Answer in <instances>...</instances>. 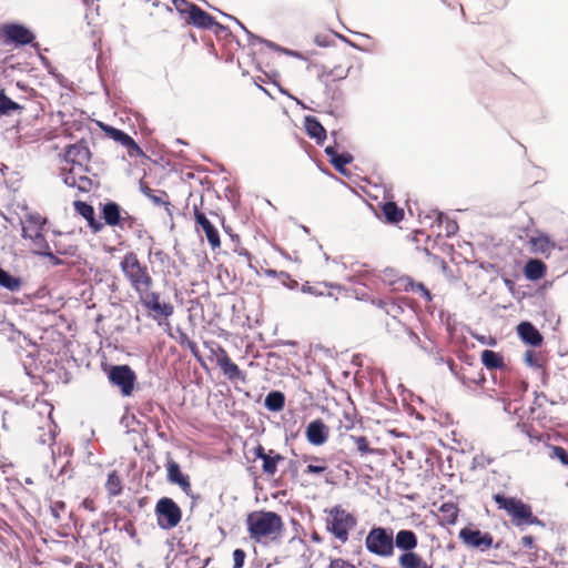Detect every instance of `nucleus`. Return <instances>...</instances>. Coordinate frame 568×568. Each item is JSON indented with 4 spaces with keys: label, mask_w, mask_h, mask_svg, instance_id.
<instances>
[{
    "label": "nucleus",
    "mask_w": 568,
    "mask_h": 568,
    "mask_svg": "<svg viewBox=\"0 0 568 568\" xmlns=\"http://www.w3.org/2000/svg\"><path fill=\"white\" fill-rule=\"evenodd\" d=\"M250 538L262 545L278 542L285 531L283 518L275 511L254 510L245 519Z\"/></svg>",
    "instance_id": "obj_1"
},
{
    "label": "nucleus",
    "mask_w": 568,
    "mask_h": 568,
    "mask_svg": "<svg viewBox=\"0 0 568 568\" xmlns=\"http://www.w3.org/2000/svg\"><path fill=\"white\" fill-rule=\"evenodd\" d=\"M120 270L138 296L153 287V277L135 252L130 251L123 255L120 261Z\"/></svg>",
    "instance_id": "obj_2"
},
{
    "label": "nucleus",
    "mask_w": 568,
    "mask_h": 568,
    "mask_svg": "<svg viewBox=\"0 0 568 568\" xmlns=\"http://www.w3.org/2000/svg\"><path fill=\"white\" fill-rule=\"evenodd\" d=\"M493 499L497 508L504 510L516 527L542 525V521L534 515L531 506L524 503L520 498L494 494Z\"/></svg>",
    "instance_id": "obj_3"
},
{
    "label": "nucleus",
    "mask_w": 568,
    "mask_h": 568,
    "mask_svg": "<svg viewBox=\"0 0 568 568\" xmlns=\"http://www.w3.org/2000/svg\"><path fill=\"white\" fill-rule=\"evenodd\" d=\"M45 223L47 220L40 214L26 215L21 221L22 237L34 254L52 257L51 247L44 235Z\"/></svg>",
    "instance_id": "obj_4"
},
{
    "label": "nucleus",
    "mask_w": 568,
    "mask_h": 568,
    "mask_svg": "<svg viewBox=\"0 0 568 568\" xmlns=\"http://www.w3.org/2000/svg\"><path fill=\"white\" fill-rule=\"evenodd\" d=\"M356 524V517L346 511L341 505H336L328 510L326 528L342 544L348 540L349 531Z\"/></svg>",
    "instance_id": "obj_5"
},
{
    "label": "nucleus",
    "mask_w": 568,
    "mask_h": 568,
    "mask_svg": "<svg viewBox=\"0 0 568 568\" xmlns=\"http://www.w3.org/2000/svg\"><path fill=\"white\" fill-rule=\"evenodd\" d=\"M139 302L148 311L150 317L158 323V325H169V318L174 314V306L170 302L161 301V293L149 290L140 294Z\"/></svg>",
    "instance_id": "obj_6"
},
{
    "label": "nucleus",
    "mask_w": 568,
    "mask_h": 568,
    "mask_svg": "<svg viewBox=\"0 0 568 568\" xmlns=\"http://www.w3.org/2000/svg\"><path fill=\"white\" fill-rule=\"evenodd\" d=\"M366 549L379 557H392L394 555V534L393 529L384 527H373L365 538Z\"/></svg>",
    "instance_id": "obj_7"
},
{
    "label": "nucleus",
    "mask_w": 568,
    "mask_h": 568,
    "mask_svg": "<svg viewBox=\"0 0 568 568\" xmlns=\"http://www.w3.org/2000/svg\"><path fill=\"white\" fill-rule=\"evenodd\" d=\"M102 217L104 223L112 227H120L121 230H136L143 227V224L138 217L129 214L116 202H106L101 207Z\"/></svg>",
    "instance_id": "obj_8"
},
{
    "label": "nucleus",
    "mask_w": 568,
    "mask_h": 568,
    "mask_svg": "<svg viewBox=\"0 0 568 568\" xmlns=\"http://www.w3.org/2000/svg\"><path fill=\"white\" fill-rule=\"evenodd\" d=\"M154 511L158 525L162 529H172L181 523L182 510L172 498H160L155 505Z\"/></svg>",
    "instance_id": "obj_9"
},
{
    "label": "nucleus",
    "mask_w": 568,
    "mask_h": 568,
    "mask_svg": "<svg viewBox=\"0 0 568 568\" xmlns=\"http://www.w3.org/2000/svg\"><path fill=\"white\" fill-rule=\"evenodd\" d=\"M89 166H73V165H62L61 166V175L63 178V182L73 189H77L81 192H90L92 190V180L88 176Z\"/></svg>",
    "instance_id": "obj_10"
},
{
    "label": "nucleus",
    "mask_w": 568,
    "mask_h": 568,
    "mask_svg": "<svg viewBox=\"0 0 568 568\" xmlns=\"http://www.w3.org/2000/svg\"><path fill=\"white\" fill-rule=\"evenodd\" d=\"M458 538L466 547L480 551H487L494 546L493 535L475 528L474 525H468L460 529Z\"/></svg>",
    "instance_id": "obj_11"
},
{
    "label": "nucleus",
    "mask_w": 568,
    "mask_h": 568,
    "mask_svg": "<svg viewBox=\"0 0 568 568\" xmlns=\"http://www.w3.org/2000/svg\"><path fill=\"white\" fill-rule=\"evenodd\" d=\"M0 34L6 44L22 47L33 43L36 36L26 26L20 23H6L0 28Z\"/></svg>",
    "instance_id": "obj_12"
},
{
    "label": "nucleus",
    "mask_w": 568,
    "mask_h": 568,
    "mask_svg": "<svg viewBox=\"0 0 568 568\" xmlns=\"http://www.w3.org/2000/svg\"><path fill=\"white\" fill-rule=\"evenodd\" d=\"M108 377L111 384L120 388L123 396L132 395L136 375L129 365L111 366Z\"/></svg>",
    "instance_id": "obj_13"
},
{
    "label": "nucleus",
    "mask_w": 568,
    "mask_h": 568,
    "mask_svg": "<svg viewBox=\"0 0 568 568\" xmlns=\"http://www.w3.org/2000/svg\"><path fill=\"white\" fill-rule=\"evenodd\" d=\"M353 68L352 58L349 55H342L338 58L337 62L329 65H322L321 71L317 74V78L321 82L328 84L329 82H335L345 79L348 75V72Z\"/></svg>",
    "instance_id": "obj_14"
},
{
    "label": "nucleus",
    "mask_w": 568,
    "mask_h": 568,
    "mask_svg": "<svg viewBox=\"0 0 568 568\" xmlns=\"http://www.w3.org/2000/svg\"><path fill=\"white\" fill-rule=\"evenodd\" d=\"M301 291L314 296L333 297L335 301L348 297V292L346 288L338 284H331L326 282H306L302 285Z\"/></svg>",
    "instance_id": "obj_15"
},
{
    "label": "nucleus",
    "mask_w": 568,
    "mask_h": 568,
    "mask_svg": "<svg viewBox=\"0 0 568 568\" xmlns=\"http://www.w3.org/2000/svg\"><path fill=\"white\" fill-rule=\"evenodd\" d=\"M90 161L91 152L84 140H80L74 144L65 146L63 153V165L89 166Z\"/></svg>",
    "instance_id": "obj_16"
},
{
    "label": "nucleus",
    "mask_w": 568,
    "mask_h": 568,
    "mask_svg": "<svg viewBox=\"0 0 568 568\" xmlns=\"http://www.w3.org/2000/svg\"><path fill=\"white\" fill-rule=\"evenodd\" d=\"M254 456L262 460V471L267 478H273L277 473V466L285 457L274 449L266 450L262 444L253 449Z\"/></svg>",
    "instance_id": "obj_17"
},
{
    "label": "nucleus",
    "mask_w": 568,
    "mask_h": 568,
    "mask_svg": "<svg viewBox=\"0 0 568 568\" xmlns=\"http://www.w3.org/2000/svg\"><path fill=\"white\" fill-rule=\"evenodd\" d=\"M99 128L105 133L106 136L120 143L121 145L128 149V153L130 156H141L143 155L142 149L138 145V143L125 132L115 129L109 124L103 122H98Z\"/></svg>",
    "instance_id": "obj_18"
},
{
    "label": "nucleus",
    "mask_w": 568,
    "mask_h": 568,
    "mask_svg": "<svg viewBox=\"0 0 568 568\" xmlns=\"http://www.w3.org/2000/svg\"><path fill=\"white\" fill-rule=\"evenodd\" d=\"M194 221L196 231L201 229L206 236V240L213 251L221 247V239L217 229L207 219L204 212H202L196 205L193 209Z\"/></svg>",
    "instance_id": "obj_19"
},
{
    "label": "nucleus",
    "mask_w": 568,
    "mask_h": 568,
    "mask_svg": "<svg viewBox=\"0 0 568 568\" xmlns=\"http://www.w3.org/2000/svg\"><path fill=\"white\" fill-rule=\"evenodd\" d=\"M187 7V23L201 29H212L220 26L214 17L201 9L199 6L185 0H181Z\"/></svg>",
    "instance_id": "obj_20"
},
{
    "label": "nucleus",
    "mask_w": 568,
    "mask_h": 568,
    "mask_svg": "<svg viewBox=\"0 0 568 568\" xmlns=\"http://www.w3.org/2000/svg\"><path fill=\"white\" fill-rule=\"evenodd\" d=\"M165 468L168 481L178 485L183 493L190 495L192 490L190 477L182 473L180 465L170 456H168Z\"/></svg>",
    "instance_id": "obj_21"
},
{
    "label": "nucleus",
    "mask_w": 568,
    "mask_h": 568,
    "mask_svg": "<svg viewBox=\"0 0 568 568\" xmlns=\"http://www.w3.org/2000/svg\"><path fill=\"white\" fill-rule=\"evenodd\" d=\"M305 436L311 445L322 446L327 442L329 432L322 419H315L306 426Z\"/></svg>",
    "instance_id": "obj_22"
},
{
    "label": "nucleus",
    "mask_w": 568,
    "mask_h": 568,
    "mask_svg": "<svg viewBox=\"0 0 568 568\" xmlns=\"http://www.w3.org/2000/svg\"><path fill=\"white\" fill-rule=\"evenodd\" d=\"M74 209L78 214L87 220L88 225L93 233L102 231L104 224L95 219L94 209L92 205L88 204L87 202L75 201Z\"/></svg>",
    "instance_id": "obj_23"
},
{
    "label": "nucleus",
    "mask_w": 568,
    "mask_h": 568,
    "mask_svg": "<svg viewBox=\"0 0 568 568\" xmlns=\"http://www.w3.org/2000/svg\"><path fill=\"white\" fill-rule=\"evenodd\" d=\"M399 568H433L419 554L414 550L400 552L397 558Z\"/></svg>",
    "instance_id": "obj_24"
},
{
    "label": "nucleus",
    "mask_w": 568,
    "mask_h": 568,
    "mask_svg": "<svg viewBox=\"0 0 568 568\" xmlns=\"http://www.w3.org/2000/svg\"><path fill=\"white\" fill-rule=\"evenodd\" d=\"M519 337L531 346H540L542 344V336L539 331L529 322H521L517 326Z\"/></svg>",
    "instance_id": "obj_25"
},
{
    "label": "nucleus",
    "mask_w": 568,
    "mask_h": 568,
    "mask_svg": "<svg viewBox=\"0 0 568 568\" xmlns=\"http://www.w3.org/2000/svg\"><path fill=\"white\" fill-rule=\"evenodd\" d=\"M417 545L418 538L413 530L402 529L394 537V547L396 546L402 552L415 550Z\"/></svg>",
    "instance_id": "obj_26"
},
{
    "label": "nucleus",
    "mask_w": 568,
    "mask_h": 568,
    "mask_svg": "<svg viewBox=\"0 0 568 568\" xmlns=\"http://www.w3.org/2000/svg\"><path fill=\"white\" fill-rule=\"evenodd\" d=\"M304 128L307 135L314 139L317 144H323L326 139V130L321 122L313 115H307L304 119Z\"/></svg>",
    "instance_id": "obj_27"
},
{
    "label": "nucleus",
    "mask_w": 568,
    "mask_h": 568,
    "mask_svg": "<svg viewBox=\"0 0 568 568\" xmlns=\"http://www.w3.org/2000/svg\"><path fill=\"white\" fill-rule=\"evenodd\" d=\"M523 273L529 281H538L546 276L547 265L538 258H530L526 262Z\"/></svg>",
    "instance_id": "obj_28"
},
{
    "label": "nucleus",
    "mask_w": 568,
    "mask_h": 568,
    "mask_svg": "<svg viewBox=\"0 0 568 568\" xmlns=\"http://www.w3.org/2000/svg\"><path fill=\"white\" fill-rule=\"evenodd\" d=\"M372 304L393 318H397L404 312L402 305L390 297L373 298Z\"/></svg>",
    "instance_id": "obj_29"
},
{
    "label": "nucleus",
    "mask_w": 568,
    "mask_h": 568,
    "mask_svg": "<svg viewBox=\"0 0 568 568\" xmlns=\"http://www.w3.org/2000/svg\"><path fill=\"white\" fill-rule=\"evenodd\" d=\"M222 374L232 383L241 382L245 384L247 382L246 373L243 372L232 358L226 361L222 366L219 367Z\"/></svg>",
    "instance_id": "obj_30"
},
{
    "label": "nucleus",
    "mask_w": 568,
    "mask_h": 568,
    "mask_svg": "<svg viewBox=\"0 0 568 568\" xmlns=\"http://www.w3.org/2000/svg\"><path fill=\"white\" fill-rule=\"evenodd\" d=\"M381 211L385 216V221L390 224H396L403 221L405 212L395 202L387 201L379 205Z\"/></svg>",
    "instance_id": "obj_31"
},
{
    "label": "nucleus",
    "mask_w": 568,
    "mask_h": 568,
    "mask_svg": "<svg viewBox=\"0 0 568 568\" xmlns=\"http://www.w3.org/2000/svg\"><path fill=\"white\" fill-rule=\"evenodd\" d=\"M439 523L442 525H454L456 524L459 516V508L457 504L453 501L444 503L439 509Z\"/></svg>",
    "instance_id": "obj_32"
},
{
    "label": "nucleus",
    "mask_w": 568,
    "mask_h": 568,
    "mask_svg": "<svg viewBox=\"0 0 568 568\" xmlns=\"http://www.w3.org/2000/svg\"><path fill=\"white\" fill-rule=\"evenodd\" d=\"M483 365L487 369H501L505 367L503 355L491 349H484L480 355Z\"/></svg>",
    "instance_id": "obj_33"
},
{
    "label": "nucleus",
    "mask_w": 568,
    "mask_h": 568,
    "mask_svg": "<svg viewBox=\"0 0 568 568\" xmlns=\"http://www.w3.org/2000/svg\"><path fill=\"white\" fill-rule=\"evenodd\" d=\"M104 486L111 498L118 497L123 493V480L118 470L109 473Z\"/></svg>",
    "instance_id": "obj_34"
},
{
    "label": "nucleus",
    "mask_w": 568,
    "mask_h": 568,
    "mask_svg": "<svg viewBox=\"0 0 568 568\" xmlns=\"http://www.w3.org/2000/svg\"><path fill=\"white\" fill-rule=\"evenodd\" d=\"M140 190L146 197H149L152 201L153 204L158 206L170 205L169 195L165 191L160 190L155 192L144 182L140 183Z\"/></svg>",
    "instance_id": "obj_35"
},
{
    "label": "nucleus",
    "mask_w": 568,
    "mask_h": 568,
    "mask_svg": "<svg viewBox=\"0 0 568 568\" xmlns=\"http://www.w3.org/2000/svg\"><path fill=\"white\" fill-rule=\"evenodd\" d=\"M211 558L202 559L197 555L185 556L178 559L176 568H206Z\"/></svg>",
    "instance_id": "obj_36"
},
{
    "label": "nucleus",
    "mask_w": 568,
    "mask_h": 568,
    "mask_svg": "<svg viewBox=\"0 0 568 568\" xmlns=\"http://www.w3.org/2000/svg\"><path fill=\"white\" fill-rule=\"evenodd\" d=\"M0 286L10 292H18L22 286V280L0 267Z\"/></svg>",
    "instance_id": "obj_37"
},
{
    "label": "nucleus",
    "mask_w": 568,
    "mask_h": 568,
    "mask_svg": "<svg viewBox=\"0 0 568 568\" xmlns=\"http://www.w3.org/2000/svg\"><path fill=\"white\" fill-rule=\"evenodd\" d=\"M529 244H530V248L534 253H541V254L549 253L555 247V243H552L545 235L531 237L529 241Z\"/></svg>",
    "instance_id": "obj_38"
},
{
    "label": "nucleus",
    "mask_w": 568,
    "mask_h": 568,
    "mask_svg": "<svg viewBox=\"0 0 568 568\" xmlns=\"http://www.w3.org/2000/svg\"><path fill=\"white\" fill-rule=\"evenodd\" d=\"M264 404L272 412L282 410L285 405V396L278 390L271 392L266 395Z\"/></svg>",
    "instance_id": "obj_39"
},
{
    "label": "nucleus",
    "mask_w": 568,
    "mask_h": 568,
    "mask_svg": "<svg viewBox=\"0 0 568 568\" xmlns=\"http://www.w3.org/2000/svg\"><path fill=\"white\" fill-rule=\"evenodd\" d=\"M460 379L467 387H471L473 385L483 387L486 383V377L481 368L477 369V372L471 375L463 374Z\"/></svg>",
    "instance_id": "obj_40"
},
{
    "label": "nucleus",
    "mask_w": 568,
    "mask_h": 568,
    "mask_svg": "<svg viewBox=\"0 0 568 568\" xmlns=\"http://www.w3.org/2000/svg\"><path fill=\"white\" fill-rule=\"evenodd\" d=\"M22 106L9 99L3 90H0V114H9L11 111L21 110Z\"/></svg>",
    "instance_id": "obj_41"
},
{
    "label": "nucleus",
    "mask_w": 568,
    "mask_h": 568,
    "mask_svg": "<svg viewBox=\"0 0 568 568\" xmlns=\"http://www.w3.org/2000/svg\"><path fill=\"white\" fill-rule=\"evenodd\" d=\"M210 352L219 367L231 358L226 349L220 344H214V346L210 347Z\"/></svg>",
    "instance_id": "obj_42"
},
{
    "label": "nucleus",
    "mask_w": 568,
    "mask_h": 568,
    "mask_svg": "<svg viewBox=\"0 0 568 568\" xmlns=\"http://www.w3.org/2000/svg\"><path fill=\"white\" fill-rule=\"evenodd\" d=\"M550 458L558 459L564 466L568 467V452L561 446H550Z\"/></svg>",
    "instance_id": "obj_43"
},
{
    "label": "nucleus",
    "mask_w": 568,
    "mask_h": 568,
    "mask_svg": "<svg viewBox=\"0 0 568 568\" xmlns=\"http://www.w3.org/2000/svg\"><path fill=\"white\" fill-rule=\"evenodd\" d=\"M357 422L358 420L354 414L344 412L343 419L339 420L338 429L345 432L351 430L355 427Z\"/></svg>",
    "instance_id": "obj_44"
},
{
    "label": "nucleus",
    "mask_w": 568,
    "mask_h": 568,
    "mask_svg": "<svg viewBox=\"0 0 568 568\" xmlns=\"http://www.w3.org/2000/svg\"><path fill=\"white\" fill-rule=\"evenodd\" d=\"M353 442L355 443L357 450L362 455L372 454L374 450L369 447V443L365 436H352Z\"/></svg>",
    "instance_id": "obj_45"
},
{
    "label": "nucleus",
    "mask_w": 568,
    "mask_h": 568,
    "mask_svg": "<svg viewBox=\"0 0 568 568\" xmlns=\"http://www.w3.org/2000/svg\"><path fill=\"white\" fill-rule=\"evenodd\" d=\"M303 473L305 475L324 476L331 473L328 465H306Z\"/></svg>",
    "instance_id": "obj_46"
},
{
    "label": "nucleus",
    "mask_w": 568,
    "mask_h": 568,
    "mask_svg": "<svg viewBox=\"0 0 568 568\" xmlns=\"http://www.w3.org/2000/svg\"><path fill=\"white\" fill-rule=\"evenodd\" d=\"M352 160L353 158L349 154H338L336 158L332 159V164L338 172H343L344 166L348 164Z\"/></svg>",
    "instance_id": "obj_47"
},
{
    "label": "nucleus",
    "mask_w": 568,
    "mask_h": 568,
    "mask_svg": "<svg viewBox=\"0 0 568 568\" xmlns=\"http://www.w3.org/2000/svg\"><path fill=\"white\" fill-rule=\"evenodd\" d=\"M301 460L306 465H328L327 458L317 455L303 454Z\"/></svg>",
    "instance_id": "obj_48"
},
{
    "label": "nucleus",
    "mask_w": 568,
    "mask_h": 568,
    "mask_svg": "<svg viewBox=\"0 0 568 568\" xmlns=\"http://www.w3.org/2000/svg\"><path fill=\"white\" fill-rule=\"evenodd\" d=\"M152 255L162 265H168L171 261L170 255L166 252H164L163 250H155V251L150 250L149 256H152Z\"/></svg>",
    "instance_id": "obj_49"
},
{
    "label": "nucleus",
    "mask_w": 568,
    "mask_h": 568,
    "mask_svg": "<svg viewBox=\"0 0 568 568\" xmlns=\"http://www.w3.org/2000/svg\"><path fill=\"white\" fill-rule=\"evenodd\" d=\"M246 558V554L243 549H235L233 551V567L232 568H243L244 561Z\"/></svg>",
    "instance_id": "obj_50"
},
{
    "label": "nucleus",
    "mask_w": 568,
    "mask_h": 568,
    "mask_svg": "<svg viewBox=\"0 0 568 568\" xmlns=\"http://www.w3.org/2000/svg\"><path fill=\"white\" fill-rule=\"evenodd\" d=\"M186 347L190 349L191 354L195 357V359L201 364L202 367L206 368V364L200 353V349L194 341L190 342Z\"/></svg>",
    "instance_id": "obj_51"
},
{
    "label": "nucleus",
    "mask_w": 568,
    "mask_h": 568,
    "mask_svg": "<svg viewBox=\"0 0 568 568\" xmlns=\"http://www.w3.org/2000/svg\"><path fill=\"white\" fill-rule=\"evenodd\" d=\"M328 568H357L354 564L343 558L331 559Z\"/></svg>",
    "instance_id": "obj_52"
},
{
    "label": "nucleus",
    "mask_w": 568,
    "mask_h": 568,
    "mask_svg": "<svg viewBox=\"0 0 568 568\" xmlns=\"http://www.w3.org/2000/svg\"><path fill=\"white\" fill-rule=\"evenodd\" d=\"M65 503L62 500H57L50 506L51 513L57 519L60 518L61 513L65 511Z\"/></svg>",
    "instance_id": "obj_53"
},
{
    "label": "nucleus",
    "mask_w": 568,
    "mask_h": 568,
    "mask_svg": "<svg viewBox=\"0 0 568 568\" xmlns=\"http://www.w3.org/2000/svg\"><path fill=\"white\" fill-rule=\"evenodd\" d=\"M520 545L524 547V548H528L530 550H536V548H538L536 545H535V538L531 536V535H526L524 537H521L520 539Z\"/></svg>",
    "instance_id": "obj_54"
},
{
    "label": "nucleus",
    "mask_w": 568,
    "mask_h": 568,
    "mask_svg": "<svg viewBox=\"0 0 568 568\" xmlns=\"http://www.w3.org/2000/svg\"><path fill=\"white\" fill-rule=\"evenodd\" d=\"M414 292H419L422 296L425 297L426 301H430L432 300V295H430V292L428 291V288L419 283L416 285V287L413 288Z\"/></svg>",
    "instance_id": "obj_55"
},
{
    "label": "nucleus",
    "mask_w": 568,
    "mask_h": 568,
    "mask_svg": "<svg viewBox=\"0 0 568 568\" xmlns=\"http://www.w3.org/2000/svg\"><path fill=\"white\" fill-rule=\"evenodd\" d=\"M81 507L91 513H94L97 510L95 501L92 498L83 499Z\"/></svg>",
    "instance_id": "obj_56"
},
{
    "label": "nucleus",
    "mask_w": 568,
    "mask_h": 568,
    "mask_svg": "<svg viewBox=\"0 0 568 568\" xmlns=\"http://www.w3.org/2000/svg\"><path fill=\"white\" fill-rule=\"evenodd\" d=\"M538 551H539V548H536V550L530 551V552L527 554V556H528L527 562L528 564L534 565V564L537 562V560H538Z\"/></svg>",
    "instance_id": "obj_57"
},
{
    "label": "nucleus",
    "mask_w": 568,
    "mask_h": 568,
    "mask_svg": "<svg viewBox=\"0 0 568 568\" xmlns=\"http://www.w3.org/2000/svg\"><path fill=\"white\" fill-rule=\"evenodd\" d=\"M190 342H192V339L187 336L186 333H180V336H179V344L181 346H186Z\"/></svg>",
    "instance_id": "obj_58"
},
{
    "label": "nucleus",
    "mask_w": 568,
    "mask_h": 568,
    "mask_svg": "<svg viewBox=\"0 0 568 568\" xmlns=\"http://www.w3.org/2000/svg\"><path fill=\"white\" fill-rule=\"evenodd\" d=\"M124 529L125 531H128L130 534L131 537H134L136 531H135V528H134V525L133 523L131 521H128L125 525H124Z\"/></svg>",
    "instance_id": "obj_59"
},
{
    "label": "nucleus",
    "mask_w": 568,
    "mask_h": 568,
    "mask_svg": "<svg viewBox=\"0 0 568 568\" xmlns=\"http://www.w3.org/2000/svg\"><path fill=\"white\" fill-rule=\"evenodd\" d=\"M325 153L327 154V156H329L331 161H332L333 158H336L338 155V153L336 152L334 146H326L325 148Z\"/></svg>",
    "instance_id": "obj_60"
},
{
    "label": "nucleus",
    "mask_w": 568,
    "mask_h": 568,
    "mask_svg": "<svg viewBox=\"0 0 568 568\" xmlns=\"http://www.w3.org/2000/svg\"><path fill=\"white\" fill-rule=\"evenodd\" d=\"M525 357H526V361L529 364H534L535 363V352L534 351H527L526 354H525Z\"/></svg>",
    "instance_id": "obj_61"
},
{
    "label": "nucleus",
    "mask_w": 568,
    "mask_h": 568,
    "mask_svg": "<svg viewBox=\"0 0 568 568\" xmlns=\"http://www.w3.org/2000/svg\"><path fill=\"white\" fill-rule=\"evenodd\" d=\"M266 568H290V567L283 562L275 561V562L268 564L266 566Z\"/></svg>",
    "instance_id": "obj_62"
},
{
    "label": "nucleus",
    "mask_w": 568,
    "mask_h": 568,
    "mask_svg": "<svg viewBox=\"0 0 568 568\" xmlns=\"http://www.w3.org/2000/svg\"><path fill=\"white\" fill-rule=\"evenodd\" d=\"M284 275L290 280L288 283L286 284L290 288H295L298 285L297 281L292 280L288 274Z\"/></svg>",
    "instance_id": "obj_63"
},
{
    "label": "nucleus",
    "mask_w": 568,
    "mask_h": 568,
    "mask_svg": "<svg viewBox=\"0 0 568 568\" xmlns=\"http://www.w3.org/2000/svg\"><path fill=\"white\" fill-rule=\"evenodd\" d=\"M174 4L176 6L178 10L181 12L187 13V7L182 2L181 7L178 6V0L174 1Z\"/></svg>",
    "instance_id": "obj_64"
}]
</instances>
